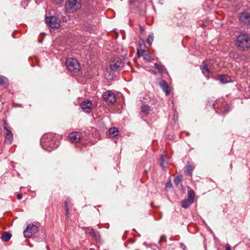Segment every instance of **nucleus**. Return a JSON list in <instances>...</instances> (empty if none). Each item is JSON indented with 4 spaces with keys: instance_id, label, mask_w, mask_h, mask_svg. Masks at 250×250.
<instances>
[{
    "instance_id": "1",
    "label": "nucleus",
    "mask_w": 250,
    "mask_h": 250,
    "mask_svg": "<svg viewBox=\"0 0 250 250\" xmlns=\"http://www.w3.org/2000/svg\"><path fill=\"white\" fill-rule=\"evenodd\" d=\"M235 44L240 50H248L250 47V35L247 34L239 35L237 37Z\"/></svg>"
},
{
    "instance_id": "2",
    "label": "nucleus",
    "mask_w": 250,
    "mask_h": 250,
    "mask_svg": "<svg viewBox=\"0 0 250 250\" xmlns=\"http://www.w3.org/2000/svg\"><path fill=\"white\" fill-rule=\"evenodd\" d=\"M65 7L68 12L73 13L81 8V3L79 0H67Z\"/></svg>"
},
{
    "instance_id": "3",
    "label": "nucleus",
    "mask_w": 250,
    "mask_h": 250,
    "mask_svg": "<svg viewBox=\"0 0 250 250\" xmlns=\"http://www.w3.org/2000/svg\"><path fill=\"white\" fill-rule=\"evenodd\" d=\"M66 66L70 71L73 72H78L80 68L78 61L73 58H69L66 60Z\"/></svg>"
},
{
    "instance_id": "4",
    "label": "nucleus",
    "mask_w": 250,
    "mask_h": 250,
    "mask_svg": "<svg viewBox=\"0 0 250 250\" xmlns=\"http://www.w3.org/2000/svg\"><path fill=\"white\" fill-rule=\"evenodd\" d=\"M38 231V227L33 224L28 225L23 231V235L25 237H30L35 234Z\"/></svg>"
},
{
    "instance_id": "5",
    "label": "nucleus",
    "mask_w": 250,
    "mask_h": 250,
    "mask_svg": "<svg viewBox=\"0 0 250 250\" xmlns=\"http://www.w3.org/2000/svg\"><path fill=\"white\" fill-rule=\"evenodd\" d=\"M45 22L52 28L58 29L60 27V21L56 17L51 16L49 18H46Z\"/></svg>"
},
{
    "instance_id": "6",
    "label": "nucleus",
    "mask_w": 250,
    "mask_h": 250,
    "mask_svg": "<svg viewBox=\"0 0 250 250\" xmlns=\"http://www.w3.org/2000/svg\"><path fill=\"white\" fill-rule=\"evenodd\" d=\"M124 66V63L120 58H116L111 62L110 69L114 71L120 70Z\"/></svg>"
},
{
    "instance_id": "7",
    "label": "nucleus",
    "mask_w": 250,
    "mask_h": 250,
    "mask_svg": "<svg viewBox=\"0 0 250 250\" xmlns=\"http://www.w3.org/2000/svg\"><path fill=\"white\" fill-rule=\"evenodd\" d=\"M103 98L106 103L110 104H113L116 101L115 95L110 91H107L103 93Z\"/></svg>"
},
{
    "instance_id": "8",
    "label": "nucleus",
    "mask_w": 250,
    "mask_h": 250,
    "mask_svg": "<svg viewBox=\"0 0 250 250\" xmlns=\"http://www.w3.org/2000/svg\"><path fill=\"white\" fill-rule=\"evenodd\" d=\"M80 106L83 112L89 113L91 110L92 103L89 100H85L81 103Z\"/></svg>"
},
{
    "instance_id": "9",
    "label": "nucleus",
    "mask_w": 250,
    "mask_h": 250,
    "mask_svg": "<svg viewBox=\"0 0 250 250\" xmlns=\"http://www.w3.org/2000/svg\"><path fill=\"white\" fill-rule=\"evenodd\" d=\"M200 67L203 74L205 77L208 78V74L210 73H212L213 71L209 64L207 63V62H203Z\"/></svg>"
},
{
    "instance_id": "10",
    "label": "nucleus",
    "mask_w": 250,
    "mask_h": 250,
    "mask_svg": "<svg viewBox=\"0 0 250 250\" xmlns=\"http://www.w3.org/2000/svg\"><path fill=\"white\" fill-rule=\"evenodd\" d=\"M239 20L244 24L250 27V13H241L239 15Z\"/></svg>"
},
{
    "instance_id": "11",
    "label": "nucleus",
    "mask_w": 250,
    "mask_h": 250,
    "mask_svg": "<svg viewBox=\"0 0 250 250\" xmlns=\"http://www.w3.org/2000/svg\"><path fill=\"white\" fill-rule=\"evenodd\" d=\"M82 136L81 132H74L69 134L68 137L71 142L77 143L80 140Z\"/></svg>"
},
{
    "instance_id": "12",
    "label": "nucleus",
    "mask_w": 250,
    "mask_h": 250,
    "mask_svg": "<svg viewBox=\"0 0 250 250\" xmlns=\"http://www.w3.org/2000/svg\"><path fill=\"white\" fill-rule=\"evenodd\" d=\"M137 53L139 56L143 57L144 59L147 61V62H150L152 60V58L143 49H138Z\"/></svg>"
},
{
    "instance_id": "13",
    "label": "nucleus",
    "mask_w": 250,
    "mask_h": 250,
    "mask_svg": "<svg viewBox=\"0 0 250 250\" xmlns=\"http://www.w3.org/2000/svg\"><path fill=\"white\" fill-rule=\"evenodd\" d=\"M3 128L6 131L5 134V141L6 143L10 144L12 141L13 134L11 131L7 128L6 124H5Z\"/></svg>"
},
{
    "instance_id": "14",
    "label": "nucleus",
    "mask_w": 250,
    "mask_h": 250,
    "mask_svg": "<svg viewBox=\"0 0 250 250\" xmlns=\"http://www.w3.org/2000/svg\"><path fill=\"white\" fill-rule=\"evenodd\" d=\"M159 84H160L161 88L165 92V93L167 95L169 94L170 91L169 89V86L165 81L162 80L159 83Z\"/></svg>"
},
{
    "instance_id": "15",
    "label": "nucleus",
    "mask_w": 250,
    "mask_h": 250,
    "mask_svg": "<svg viewBox=\"0 0 250 250\" xmlns=\"http://www.w3.org/2000/svg\"><path fill=\"white\" fill-rule=\"evenodd\" d=\"M150 111V107L148 105H144L141 108V113L142 115H147Z\"/></svg>"
},
{
    "instance_id": "16",
    "label": "nucleus",
    "mask_w": 250,
    "mask_h": 250,
    "mask_svg": "<svg viewBox=\"0 0 250 250\" xmlns=\"http://www.w3.org/2000/svg\"><path fill=\"white\" fill-rule=\"evenodd\" d=\"M193 201L187 199L183 200L182 202L181 206L184 208H188L193 203Z\"/></svg>"
},
{
    "instance_id": "17",
    "label": "nucleus",
    "mask_w": 250,
    "mask_h": 250,
    "mask_svg": "<svg viewBox=\"0 0 250 250\" xmlns=\"http://www.w3.org/2000/svg\"><path fill=\"white\" fill-rule=\"evenodd\" d=\"M219 80L222 83H225L231 82V78L228 75H223L220 76Z\"/></svg>"
},
{
    "instance_id": "18",
    "label": "nucleus",
    "mask_w": 250,
    "mask_h": 250,
    "mask_svg": "<svg viewBox=\"0 0 250 250\" xmlns=\"http://www.w3.org/2000/svg\"><path fill=\"white\" fill-rule=\"evenodd\" d=\"M12 235L10 233L5 231L1 236V238L3 241L7 242L11 238Z\"/></svg>"
},
{
    "instance_id": "19",
    "label": "nucleus",
    "mask_w": 250,
    "mask_h": 250,
    "mask_svg": "<svg viewBox=\"0 0 250 250\" xmlns=\"http://www.w3.org/2000/svg\"><path fill=\"white\" fill-rule=\"evenodd\" d=\"M193 167L190 165H187L185 169V173L187 175H191L192 174Z\"/></svg>"
},
{
    "instance_id": "20",
    "label": "nucleus",
    "mask_w": 250,
    "mask_h": 250,
    "mask_svg": "<svg viewBox=\"0 0 250 250\" xmlns=\"http://www.w3.org/2000/svg\"><path fill=\"white\" fill-rule=\"evenodd\" d=\"M188 199L192 201H194V198H195V192L192 189H190L188 191Z\"/></svg>"
},
{
    "instance_id": "21",
    "label": "nucleus",
    "mask_w": 250,
    "mask_h": 250,
    "mask_svg": "<svg viewBox=\"0 0 250 250\" xmlns=\"http://www.w3.org/2000/svg\"><path fill=\"white\" fill-rule=\"evenodd\" d=\"M154 66L158 70L159 72L160 73L163 74L165 70V67L164 65L155 63L154 64Z\"/></svg>"
},
{
    "instance_id": "22",
    "label": "nucleus",
    "mask_w": 250,
    "mask_h": 250,
    "mask_svg": "<svg viewBox=\"0 0 250 250\" xmlns=\"http://www.w3.org/2000/svg\"><path fill=\"white\" fill-rule=\"evenodd\" d=\"M174 182L175 185L177 186L179 188H182V185L181 184V179L179 177H176L174 178Z\"/></svg>"
},
{
    "instance_id": "23",
    "label": "nucleus",
    "mask_w": 250,
    "mask_h": 250,
    "mask_svg": "<svg viewBox=\"0 0 250 250\" xmlns=\"http://www.w3.org/2000/svg\"><path fill=\"white\" fill-rule=\"evenodd\" d=\"M118 130L116 127H111L109 130V134L113 135V136H116L118 135Z\"/></svg>"
},
{
    "instance_id": "24",
    "label": "nucleus",
    "mask_w": 250,
    "mask_h": 250,
    "mask_svg": "<svg viewBox=\"0 0 250 250\" xmlns=\"http://www.w3.org/2000/svg\"><path fill=\"white\" fill-rule=\"evenodd\" d=\"M70 204V200L67 199V200L64 203L65 206V210L66 212V215L67 216L69 212V206Z\"/></svg>"
},
{
    "instance_id": "25",
    "label": "nucleus",
    "mask_w": 250,
    "mask_h": 250,
    "mask_svg": "<svg viewBox=\"0 0 250 250\" xmlns=\"http://www.w3.org/2000/svg\"><path fill=\"white\" fill-rule=\"evenodd\" d=\"M166 157L162 155L161 158V166L163 168H164L165 167V165L167 164V160Z\"/></svg>"
},
{
    "instance_id": "26",
    "label": "nucleus",
    "mask_w": 250,
    "mask_h": 250,
    "mask_svg": "<svg viewBox=\"0 0 250 250\" xmlns=\"http://www.w3.org/2000/svg\"><path fill=\"white\" fill-rule=\"evenodd\" d=\"M7 78L6 77L0 76V84H5L7 83Z\"/></svg>"
},
{
    "instance_id": "27",
    "label": "nucleus",
    "mask_w": 250,
    "mask_h": 250,
    "mask_svg": "<svg viewBox=\"0 0 250 250\" xmlns=\"http://www.w3.org/2000/svg\"><path fill=\"white\" fill-rule=\"evenodd\" d=\"M154 37L152 35H149L147 39V42L149 45H151L153 41Z\"/></svg>"
},
{
    "instance_id": "28",
    "label": "nucleus",
    "mask_w": 250,
    "mask_h": 250,
    "mask_svg": "<svg viewBox=\"0 0 250 250\" xmlns=\"http://www.w3.org/2000/svg\"><path fill=\"white\" fill-rule=\"evenodd\" d=\"M43 148H44V147H49L51 148H55L56 146L53 145V141H52L51 143H49V144H45L43 146Z\"/></svg>"
},
{
    "instance_id": "29",
    "label": "nucleus",
    "mask_w": 250,
    "mask_h": 250,
    "mask_svg": "<svg viewBox=\"0 0 250 250\" xmlns=\"http://www.w3.org/2000/svg\"><path fill=\"white\" fill-rule=\"evenodd\" d=\"M54 1L56 4H59L61 3L63 0H54Z\"/></svg>"
},
{
    "instance_id": "30",
    "label": "nucleus",
    "mask_w": 250,
    "mask_h": 250,
    "mask_svg": "<svg viewBox=\"0 0 250 250\" xmlns=\"http://www.w3.org/2000/svg\"><path fill=\"white\" fill-rule=\"evenodd\" d=\"M97 233V231H95L93 229L91 230V234L94 235L95 236H96V233Z\"/></svg>"
},
{
    "instance_id": "31",
    "label": "nucleus",
    "mask_w": 250,
    "mask_h": 250,
    "mask_svg": "<svg viewBox=\"0 0 250 250\" xmlns=\"http://www.w3.org/2000/svg\"><path fill=\"white\" fill-rule=\"evenodd\" d=\"M17 196L19 200H20L22 198V195L21 194H18Z\"/></svg>"
},
{
    "instance_id": "32",
    "label": "nucleus",
    "mask_w": 250,
    "mask_h": 250,
    "mask_svg": "<svg viewBox=\"0 0 250 250\" xmlns=\"http://www.w3.org/2000/svg\"><path fill=\"white\" fill-rule=\"evenodd\" d=\"M228 108H229V107L227 105H226L224 106V110L225 111H226L227 112L229 111L228 110Z\"/></svg>"
},
{
    "instance_id": "33",
    "label": "nucleus",
    "mask_w": 250,
    "mask_h": 250,
    "mask_svg": "<svg viewBox=\"0 0 250 250\" xmlns=\"http://www.w3.org/2000/svg\"><path fill=\"white\" fill-rule=\"evenodd\" d=\"M226 250H231L230 247L229 246H227L226 247Z\"/></svg>"
},
{
    "instance_id": "34",
    "label": "nucleus",
    "mask_w": 250,
    "mask_h": 250,
    "mask_svg": "<svg viewBox=\"0 0 250 250\" xmlns=\"http://www.w3.org/2000/svg\"><path fill=\"white\" fill-rule=\"evenodd\" d=\"M140 32L142 33L144 31L143 27L142 26H140Z\"/></svg>"
},
{
    "instance_id": "35",
    "label": "nucleus",
    "mask_w": 250,
    "mask_h": 250,
    "mask_svg": "<svg viewBox=\"0 0 250 250\" xmlns=\"http://www.w3.org/2000/svg\"><path fill=\"white\" fill-rule=\"evenodd\" d=\"M168 186H171V184L170 182L168 184H167V185L166 186L167 187H168Z\"/></svg>"
},
{
    "instance_id": "36",
    "label": "nucleus",
    "mask_w": 250,
    "mask_h": 250,
    "mask_svg": "<svg viewBox=\"0 0 250 250\" xmlns=\"http://www.w3.org/2000/svg\"><path fill=\"white\" fill-rule=\"evenodd\" d=\"M150 72H151V73H153L154 74H156V72L152 70H150Z\"/></svg>"
},
{
    "instance_id": "37",
    "label": "nucleus",
    "mask_w": 250,
    "mask_h": 250,
    "mask_svg": "<svg viewBox=\"0 0 250 250\" xmlns=\"http://www.w3.org/2000/svg\"><path fill=\"white\" fill-rule=\"evenodd\" d=\"M202 27H204L205 26V24L204 23H203L201 25Z\"/></svg>"
},
{
    "instance_id": "38",
    "label": "nucleus",
    "mask_w": 250,
    "mask_h": 250,
    "mask_svg": "<svg viewBox=\"0 0 250 250\" xmlns=\"http://www.w3.org/2000/svg\"><path fill=\"white\" fill-rule=\"evenodd\" d=\"M249 88H250V85H249Z\"/></svg>"
}]
</instances>
